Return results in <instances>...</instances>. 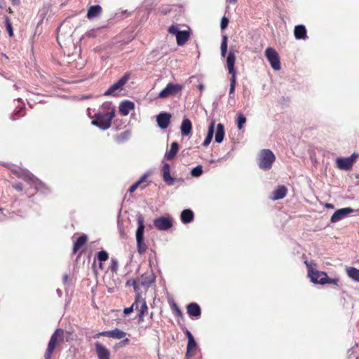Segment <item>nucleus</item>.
I'll return each mask as SVG.
<instances>
[{
	"label": "nucleus",
	"instance_id": "nucleus-1",
	"mask_svg": "<svg viewBox=\"0 0 359 359\" xmlns=\"http://www.w3.org/2000/svg\"><path fill=\"white\" fill-rule=\"evenodd\" d=\"M115 116V109L109 102H104L99 111L92 117V124L104 130L111 127V121Z\"/></svg>",
	"mask_w": 359,
	"mask_h": 359
},
{
	"label": "nucleus",
	"instance_id": "nucleus-2",
	"mask_svg": "<svg viewBox=\"0 0 359 359\" xmlns=\"http://www.w3.org/2000/svg\"><path fill=\"white\" fill-rule=\"evenodd\" d=\"M137 220L138 224V227L136 231L137 252L140 255H142L147 249V246L144 241V220L142 215H137Z\"/></svg>",
	"mask_w": 359,
	"mask_h": 359
},
{
	"label": "nucleus",
	"instance_id": "nucleus-3",
	"mask_svg": "<svg viewBox=\"0 0 359 359\" xmlns=\"http://www.w3.org/2000/svg\"><path fill=\"white\" fill-rule=\"evenodd\" d=\"M275 161L276 156L270 149H264L260 151L258 164L261 169L264 170L271 169Z\"/></svg>",
	"mask_w": 359,
	"mask_h": 359
},
{
	"label": "nucleus",
	"instance_id": "nucleus-4",
	"mask_svg": "<svg viewBox=\"0 0 359 359\" xmlns=\"http://www.w3.org/2000/svg\"><path fill=\"white\" fill-rule=\"evenodd\" d=\"M64 331L62 329H57L52 334L48 344L47 349L44 354L46 359H50L56 345L58 342L63 341Z\"/></svg>",
	"mask_w": 359,
	"mask_h": 359
},
{
	"label": "nucleus",
	"instance_id": "nucleus-5",
	"mask_svg": "<svg viewBox=\"0 0 359 359\" xmlns=\"http://www.w3.org/2000/svg\"><path fill=\"white\" fill-rule=\"evenodd\" d=\"M133 306H136V310L139 311L138 321H144V317L148 313V306L145 299L142 297L140 292L136 293Z\"/></svg>",
	"mask_w": 359,
	"mask_h": 359
},
{
	"label": "nucleus",
	"instance_id": "nucleus-6",
	"mask_svg": "<svg viewBox=\"0 0 359 359\" xmlns=\"http://www.w3.org/2000/svg\"><path fill=\"white\" fill-rule=\"evenodd\" d=\"M183 89V86L179 83H169L164 89L158 95V97L165 99L170 96H175Z\"/></svg>",
	"mask_w": 359,
	"mask_h": 359
},
{
	"label": "nucleus",
	"instance_id": "nucleus-7",
	"mask_svg": "<svg viewBox=\"0 0 359 359\" xmlns=\"http://www.w3.org/2000/svg\"><path fill=\"white\" fill-rule=\"evenodd\" d=\"M155 280V276L154 274L151 273H144L142 274L140 278L137 280H133V285L134 287V290L137 292H139L138 290L140 286H143L145 287H149L152 283Z\"/></svg>",
	"mask_w": 359,
	"mask_h": 359
},
{
	"label": "nucleus",
	"instance_id": "nucleus-8",
	"mask_svg": "<svg viewBox=\"0 0 359 359\" xmlns=\"http://www.w3.org/2000/svg\"><path fill=\"white\" fill-rule=\"evenodd\" d=\"M130 79V74L128 73L125 74L118 81L111 85L109 88L105 91L104 95H116L117 91H121L123 89V86L128 82Z\"/></svg>",
	"mask_w": 359,
	"mask_h": 359
},
{
	"label": "nucleus",
	"instance_id": "nucleus-9",
	"mask_svg": "<svg viewBox=\"0 0 359 359\" xmlns=\"http://www.w3.org/2000/svg\"><path fill=\"white\" fill-rule=\"evenodd\" d=\"M265 55L274 70L280 69V58L275 49L271 47L267 48L265 50Z\"/></svg>",
	"mask_w": 359,
	"mask_h": 359
},
{
	"label": "nucleus",
	"instance_id": "nucleus-10",
	"mask_svg": "<svg viewBox=\"0 0 359 359\" xmlns=\"http://www.w3.org/2000/svg\"><path fill=\"white\" fill-rule=\"evenodd\" d=\"M309 277L311 282L316 284L325 285L327 273L324 271H320L313 269H309L308 271Z\"/></svg>",
	"mask_w": 359,
	"mask_h": 359
},
{
	"label": "nucleus",
	"instance_id": "nucleus-11",
	"mask_svg": "<svg viewBox=\"0 0 359 359\" xmlns=\"http://www.w3.org/2000/svg\"><path fill=\"white\" fill-rule=\"evenodd\" d=\"M154 226L160 231H166L172 226V219L170 217H160L154 220Z\"/></svg>",
	"mask_w": 359,
	"mask_h": 359
},
{
	"label": "nucleus",
	"instance_id": "nucleus-12",
	"mask_svg": "<svg viewBox=\"0 0 359 359\" xmlns=\"http://www.w3.org/2000/svg\"><path fill=\"white\" fill-rule=\"evenodd\" d=\"M163 180L168 186H172L176 181H182V179H177L170 176V167L167 163L162 167Z\"/></svg>",
	"mask_w": 359,
	"mask_h": 359
},
{
	"label": "nucleus",
	"instance_id": "nucleus-13",
	"mask_svg": "<svg viewBox=\"0 0 359 359\" xmlns=\"http://www.w3.org/2000/svg\"><path fill=\"white\" fill-rule=\"evenodd\" d=\"M353 212V210L351 208H345L339 209L337 211L334 212V213L332 215L330 221L331 222H337L342 219H344L345 217L347 216L348 214L351 213Z\"/></svg>",
	"mask_w": 359,
	"mask_h": 359
},
{
	"label": "nucleus",
	"instance_id": "nucleus-14",
	"mask_svg": "<svg viewBox=\"0 0 359 359\" xmlns=\"http://www.w3.org/2000/svg\"><path fill=\"white\" fill-rule=\"evenodd\" d=\"M170 114L167 112L160 113L156 117L158 126L162 129L167 128L170 123Z\"/></svg>",
	"mask_w": 359,
	"mask_h": 359
},
{
	"label": "nucleus",
	"instance_id": "nucleus-15",
	"mask_svg": "<svg viewBox=\"0 0 359 359\" xmlns=\"http://www.w3.org/2000/svg\"><path fill=\"white\" fill-rule=\"evenodd\" d=\"M188 315L191 318H199L201 316V309L200 306L194 302L190 303L187 306Z\"/></svg>",
	"mask_w": 359,
	"mask_h": 359
},
{
	"label": "nucleus",
	"instance_id": "nucleus-16",
	"mask_svg": "<svg viewBox=\"0 0 359 359\" xmlns=\"http://www.w3.org/2000/svg\"><path fill=\"white\" fill-rule=\"evenodd\" d=\"M95 346L99 359H109V351L104 345L97 341L95 343Z\"/></svg>",
	"mask_w": 359,
	"mask_h": 359
},
{
	"label": "nucleus",
	"instance_id": "nucleus-17",
	"mask_svg": "<svg viewBox=\"0 0 359 359\" xmlns=\"http://www.w3.org/2000/svg\"><path fill=\"white\" fill-rule=\"evenodd\" d=\"M98 335L105 336L114 339H122L126 337V332L116 328L110 331H104L98 334Z\"/></svg>",
	"mask_w": 359,
	"mask_h": 359
},
{
	"label": "nucleus",
	"instance_id": "nucleus-18",
	"mask_svg": "<svg viewBox=\"0 0 359 359\" xmlns=\"http://www.w3.org/2000/svg\"><path fill=\"white\" fill-rule=\"evenodd\" d=\"M13 173L19 178H21L27 182H33L34 176L27 170L19 168V170H15L13 171Z\"/></svg>",
	"mask_w": 359,
	"mask_h": 359
},
{
	"label": "nucleus",
	"instance_id": "nucleus-19",
	"mask_svg": "<svg viewBox=\"0 0 359 359\" xmlns=\"http://www.w3.org/2000/svg\"><path fill=\"white\" fill-rule=\"evenodd\" d=\"M88 236L83 233L74 242L72 249L73 254H76L82 247H83L88 242Z\"/></svg>",
	"mask_w": 359,
	"mask_h": 359
},
{
	"label": "nucleus",
	"instance_id": "nucleus-20",
	"mask_svg": "<svg viewBox=\"0 0 359 359\" xmlns=\"http://www.w3.org/2000/svg\"><path fill=\"white\" fill-rule=\"evenodd\" d=\"M236 61V56L234 53L230 50V52L228 54L227 59H226V65H227V69L229 71V73L233 76L236 75V72L234 68Z\"/></svg>",
	"mask_w": 359,
	"mask_h": 359
},
{
	"label": "nucleus",
	"instance_id": "nucleus-21",
	"mask_svg": "<svg viewBox=\"0 0 359 359\" xmlns=\"http://www.w3.org/2000/svg\"><path fill=\"white\" fill-rule=\"evenodd\" d=\"M135 108V104L128 100L122 102L119 106V111L123 116H127Z\"/></svg>",
	"mask_w": 359,
	"mask_h": 359
},
{
	"label": "nucleus",
	"instance_id": "nucleus-22",
	"mask_svg": "<svg viewBox=\"0 0 359 359\" xmlns=\"http://www.w3.org/2000/svg\"><path fill=\"white\" fill-rule=\"evenodd\" d=\"M294 35L296 39H306L308 36L305 26L303 25L295 26L294 29Z\"/></svg>",
	"mask_w": 359,
	"mask_h": 359
},
{
	"label": "nucleus",
	"instance_id": "nucleus-23",
	"mask_svg": "<svg viewBox=\"0 0 359 359\" xmlns=\"http://www.w3.org/2000/svg\"><path fill=\"white\" fill-rule=\"evenodd\" d=\"M337 165L339 169L348 170L353 166V160L348 158H338Z\"/></svg>",
	"mask_w": 359,
	"mask_h": 359
},
{
	"label": "nucleus",
	"instance_id": "nucleus-24",
	"mask_svg": "<svg viewBox=\"0 0 359 359\" xmlns=\"http://www.w3.org/2000/svg\"><path fill=\"white\" fill-rule=\"evenodd\" d=\"M192 123L188 118H184L181 124V133L183 136H189L191 133Z\"/></svg>",
	"mask_w": 359,
	"mask_h": 359
},
{
	"label": "nucleus",
	"instance_id": "nucleus-25",
	"mask_svg": "<svg viewBox=\"0 0 359 359\" xmlns=\"http://www.w3.org/2000/svg\"><path fill=\"white\" fill-rule=\"evenodd\" d=\"M190 33L189 31H180L176 35V41L178 46H183L189 40Z\"/></svg>",
	"mask_w": 359,
	"mask_h": 359
},
{
	"label": "nucleus",
	"instance_id": "nucleus-26",
	"mask_svg": "<svg viewBox=\"0 0 359 359\" xmlns=\"http://www.w3.org/2000/svg\"><path fill=\"white\" fill-rule=\"evenodd\" d=\"M178 150H179L178 143L176 142H172L169 151H168L165 154V158L169 161L172 160L175 158V156H176Z\"/></svg>",
	"mask_w": 359,
	"mask_h": 359
},
{
	"label": "nucleus",
	"instance_id": "nucleus-27",
	"mask_svg": "<svg viewBox=\"0 0 359 359\" xmlns=\"http://www.w3.org/2000/svg\"><path fill=\"white\" fill-rule=\"evenodd\" d=\"M197 345L196 342L194 340V338H190L189 341H188L186 358H189L196 353Z\"/></svg>",
	"mask_w": 359,
	"mask_h": 359
},
{
	"label": "nucleus",
	"instance_id": "nucleus-28",
	"mask_svg": "<svg viewBox=\"0 0 359 359\" xmlns=\"http://www.w3.org/2000/svg\"><path fill=\"white\" fill-rule=\"evenodd\" d=\"M194 216L192 210L190 209H186L181 212L180 219L184 224H187L194 220Z\"/></svg>",
	"mask_w": 359,
	"mask_h": 359
},
{
	"label": "nucleus",
	"instance_id": "nucleus-29",
	"mask_svg": "<svg viewBox=\"0 0 359 359\" xmlns=\"http://www.w3.org/2000/svg\"><path fill=\"white\" fill-rule=\"evenodd\" d=\"M102 12V8L99 5L91 6L87 13V18L88 19H92L95 17H97Z\"/></svg>",
	"mask_w": 359,
	"mask_h": 359
},
{
	"label": "nucleus",
	"instance_id": "nucleus-30",
	"mask_svg": "<svg viewBox=\"0 0 359 359\" xmlns=\"http://www.w3.org/2000/svg\"><path fill=\"white\" fill-rule=\"evenodd\" d=\"M287 189L285 186H279L273 191V200H278L283 198L287 194Z\"/></svg>",
	"mask_w": 359,
	"mask_h": 359
},
{
	"label": "nucleus",
	"instance_id": "nucleus-31",
	"mask_svg": "<svg viewBox=\"0 0 359 359\" xmlns=\"http://www.w3.org/2000/svg\"><path fill=\"white\" fill-rule=\"evenodd\" d=\"M224 137V127L222 123H218L217 126V130L215 133V142L221 143L223 141Z\"/></svg>",
	"mask_w": 359,
	"mask_h": 359
},
{
	"label": "nucleus",
	"instance_id": "nucleus-32",
	"mask_svg": "<svg viewBox=\"0 0 359 359\" xmlns=\"http://www.w3.org/2000/svg\"><path fill=\"white\" fill-rule=\"evenodd\" d=\"M215 130V122L212 121L209 126L207 136L203 143V145L207 147L211 142Z\"/></svg>",
	"mask_w": 359,
	"mask_h": 359
},
{
	"label": "nucleus",
	"instance_id": "nucleus-33",
	"mask_svg": "<svg viewBox=\"0 0 359 359\" xmlns=\"http://www.w3.org/2000/svg\"><path fill=\"white\" fill-rule=\"evenodd\" d=\"M347 275L349 278L359 283V269L354 267H346Z\"/></svg>",
	"mask_w": 359,
	"mask_h": 359
},
{
	"label": "nucleus",
	"instance_id": "nucleus-34",
	"mask_svg": "<svg viewBox=\"0 0 359 359\" xmlns=\"http://www.w3.org/2000/svg\"><path fill=\"white\" fill-rule=\"evenodd\" d=\"M147 178V175H144L141 178L137 181L135 183H134L128 189V191L130 193L134 192L138 187H140L141 189H144L147 185L141 186L142 183L145 182V180Z\"/></svg>",
	"mask_w": 359,
	"mask_h": 359
},
{
	"label": "nucleus",
	"instance_id": "nucleus-35",
	"mask_svg": "<svg viewBox=\"0 0 359 359\" xmlns=\"http://www.w3.org/2000/svg\"><path fill=\"white\" fill-rule=\"evenodd\" d=\"M227 42L228 37L226 35L222 36V41L221 43V55L224 57L227 52Z\"/></svg>",
	"mask_w": 359,
	"mask_h": 359
},
{
	"label": "nucleus",
	"instance_id": "nucleus-36",
	"mask_svg": "<svg viewBox=\"0 0 359 359\" xmlns=\"http://www.w3.org/2000/svg\"><path fill=\"white\" fill-rule=\"evenodd\" d=\"M236 121L238 128L241 130L243 128V125L246 122V118L243 114L239 113L237 114Z\"/></svg>",
	"mask_w": 359,
	"mask_h": 359
},
{
	"label": "nucleus",
	"instance_id": "nucleus-37",
	"mask_svg": "<svg viewBox=\"0 0 359 359\" xmlns=\"http://www.w3.org/2000/svg\"><path fill=\"white\" fill-rule=\"evenodd\" d=\"M236 86V75H233L230 78L229 94H234Z\"/></svg>",
	"mask_w": 359,
	"mask_h": 359
},
{
	"label": "nucleus",
	"instance_id": "nucleus-38",
	"mask_svg": "<svg viewBox=\"0 0 359 359\" xmlns=\"http://www.w3.org/2000/svg\"><path fill=\"white\" fill-rule=\"evenodd\" d=\"M97 257L100 262H105L109 259V254L106 251L102 250L97 252Z\"/></svg>",
	"mask_w": 359,
	"mask_h": 359
},
{
	"label": "nucleus",
	"instance_id": "nucleus-39",
	"mask_svg": "<svg viewBox=\"0 0 359 359\" xmlns=\"http://www.w3.org/2000/svg\"><path fill=\"white\" fill-rule=\"evenodd\" d=\"M5 23H6V29L8 32L9 36H13V27H12L11 20L8 16H6L5 18Z\"/></svg>",
	"mask_w": 359,
	"mask_h": 359
},
{
	"label": "nucleus",
	"instance_id": "nucleus-40",
	"mask_svg": "<svg viewBox=\"0 0 359 359\" xmlns=\"http://www.w3.org/2000/svg\"><path fill=\"white\" fill-rule=\"evenodd\" d=\"M192 176L194 177H199L203 173V168L201 165H198L192 169L191 172Z\"/></svg>",
	"mask_w": 359,
	"mask_h": 359
},
{
	"label": "nucleus",
	"instance_id": "nucleus-41",
	"mask_svg": "<svg viewBox=\"0 0 359 359\" xmlns=\"http://www.w3.org/2000/svg\"><path fill=\"white\" fill-rule=\"evenodd\" d=\"M118 263L116 258H111V264L109 266V269L113 273H116L118 270Z\"/></svg>",
	"mask_w": 359,
	"mask_h": 359
},
{
	"label": "nucleus",
	"instance_id": "nucleus-42",
	"mask_svg": "<svg viewBox=\"0 0 359 359\" xmlns=\"http://www.w3.org/2000/svg\"><path fill=\"white\" fill-rule=\"evenodd\" d=\"M25 115V109H20L12 115V119L13 121L17 120L18 118Z\"/></svg>",
	"mask_w": 359,
	"mask_h": 359
},
{
	"label": "nucleus",
	"instance_id": "nucleus-43",
	"mask_svg": "<svg viewBox=\"0 0 359 359\" xmlns=\"http://www.w3.org/2000/svg\"><path fill=\"white\" fill-rule=\"evenodd\" d=\"M168 32H169L170 34L176 36L177 34V33L180 32V31L179 30V27H178L177 25H172L168 28Z\"/></svg>",
	"mask_w": 359,
	"mask_h": 359
},
{
	"label": "nucleus",
	"instance_id": "nucleus-44",
	"mask_svg": "<svg viewBox=\"0 0 359 359\" xmlns=\"http://www.w3.org/2000/svg\"><path fill=\"white\" fill-rule=\"evenodd\" d=\"M325 284L326 283H330V284H334L335 285H339V279L338 278H330L327 276V274L326 275V280H325Z\"/></svg>",
	"mask_w": 359,
	"mask_h": 359
},
{
	"label": "nucleus",
	"instance_id": "nucleus-45",
	"mask_svg": "<svg viewBox=\"0 0 359 359\" xmlns=\"http://www.w3.org/2000/svg\"><path fill=\"white\" fill-rule=\"evenodd\" d=\"M229 20L228 18L224 16L222 18V20H221V24H220V27L221 29L223 30V29H225L228 25H229Z\"/></svg>",
	"mask_w": 359,
	"mask_h": 359
},
{
	"label": "nucleus",
	"instance_id": "nucleus-46",
	"mask_svg": "<svg viewBox=\"0 0 359 359\" xmlns=\"http://www.w3.org/2000/svg\"><path fill=\"white\" fill-rule=\"evenodd\" d=\"M172 308H173V310H174L175 314L177 316H180V317L182 316V312L181 311L180 308L175 304H173Z\"/></svg>",
	"mask_w": 359,
	"mask_h": 359
},
{
	"label": "nucleus",
	"instance_id": "nucleus-47",
	"mask_svg": "<svg viewBox=\"0 0 359 359\" xmlns=\"http://www.w3.org/2000/svg\"><path fill=\"white\" fill-rule=\"evenodd\" d=\"M134 310V306H133V304L131 305V306L128 307V308H126L124 309L123 310V313L125 315H129L130 313H131Z\"/></svg>",
	"mask_w": 359,
	"mask_h": 359
},
{
	"label": "nucleus",
	"instance_id": "nucleus-48",
	"mask_svg": "<svg viewBox=\"0 0 359 359\" xmlns=\"http://www.w3.org/2000/svg\"><path fill=\"white\" fill-rule=\"evenodd\" d=\"M13 189L18 191H22L23 189L22 184L21 183H15L13 184Z\"/></svg>",
	"mask_w": 359,
	"mask_h": 359
},
{
	"label": "nucleus",
	"instance_id": "nucleus-49",
	"mask_svg": "<svg viewBox=\"0 0 359 359\" xmlns=\"http://www.w3.org/2000/svg\"><path fill=\"white\" fill-rule=\"evenodd\" d=\"M158 11L163 15H166L168 13H170L171 9L170 8L167 7V8H161L158 9Z\"/></svg>",
	"mask_w": 359,
	"mask_h": 359
},
{
	"label": "nucleus",
	"instance_id": "nucleus-50",
	"mask_svg": "<svg viewBox=\"0 0 359 359\" xmlns=\"http://www.w3.org/2000/svg\"><path fill=\"white\" fill-rule=\"evenodd\" d=\"M357 157H358L357 154H353L351 156H349L348 158V159H352L353 160V163Z\"/></svg>",
	"mask_w": 359,
	"mask_h": 359
},
{
	"label": "nucleus",
	"instance_id": "nucleus-51",
	"mask_svg": "<svg viewBox=\"0 0 359 359\" xmlns=\"http://www.w3.org/2000/svg\"><path fill=\"white\" fill-rule=\"evenodd\" d=\"M186 334L188 337V341H189L190 338H194L193 335L191 334V333L189 331L187 330L186 332Z\"/></svg>",
	"mask_w": 359,
	"mask_h": 359
},
{
	"label": "nucleus",
	"instance_id": "nucleus-52",
	"mask_svg": "<svg viewBox=\"0 0 359 359\" xmlns=\"http://www.w3.org/2000/svg\"><path fill=\"white\" fill-rule=\"evenodd\" d=\"M129 341H130L129 339L126 338V339H124L121 341V344H122L123 345H126V344H128V343H129Z\"/></svg>",
	"mask_w": 359,
	"mask_h": 359
},
{
	"label": "nucleus",
	"instance_id": "nucleus-53",
	"mask_svg": "<svg viewBox=\"0 0 359 359\" xmlns=\"http://www.w3.org/2000/svg\"><path fill=\"white\" fill-rule=\"evenodd\" d=\"M198 88L199 89V90H200L201 92H202V91L203 90V89H204V86H203V84H199V85L198 86Z\"/></svg>",
	"mask_w": 359,
	"mask_h": 359
},
{
	"label": "nucleus",
	"instance_id": "nucleus-54",
	"mask_svg": "<svg viewBox=\"0 0 359 359\" xmlns=\"http://www.w3.org/2000/svg\"><path fill=\"white\" fill-rule=\"evenodd\" d=\"M12 3L14 5H18L20 4V0H12Z\"/></svg>",
	"mask_w": 359,
	"mask_h": 359
},
{
	"label": "nucleus",
	"instance_id": "nucleus-55",
	"mask_svg": "<svg viewBox=\"0 0 359 359\" xmlns=\"http://www.w3.org/2000/svg\"><path fill=\"white\" fill-rule=\"evenodd\" d=\"M230 4H235L237 2V0H228Z\"/></svg>",
	"mask_w": 359,
	"mask_h": 359
},
{
	"label": "nucleus",
	"instance_id": "nucleus-56",
	"mask_svg": "<svg viewBox=\"0 0 359 359\" xmlns=\"http://www.w3.org/2000/svg\"><path fill=\"white\" fill-rule=\"evenodd\" d=\"M128 134H129V133H128V132H124V133L122 134V135H124V136H126H126H128Z\"/></svg>",
	"mask_w": 359,
	"mask_h": 359
},
{
	"label": "nucleus",
	"instance_id": "nucleus-57",
	"mask_svg": "<svg viewBox=\"0 0 359 359\" xmlns=\"http://www.w3.org/2000/svg\"><path fill=\"white\" fill-rule=\"evenodd\" d=\"M229 98L233 99L234 98V94H229Z\"/></svg>",
	"mask_w": 359,
	"mask_h": 359
},
{
	"label": "nucleus",
	"instance_id": "nucleus-58",
	"mask_svg": "<svg viewBox=\"0 0 359 359\" xmlns=\"http://www.w3.org/2000/svg\"><path fill=\"white\" fill-rule=\"evenodd\" d=\"M99 266H100V268L101 269H103V264H102V262H100V263Z\"/></svg>",
	"mask_w": 359,
	"mask_h": 359
},
{
	"label": "nucleus",
	"instance_id": "nucleus-59",
	"mask_svg": "<svg viewBox=\"0 0 359 359\" xmlns=\"http://www.w3.org/2000/svg\"><path fill=\"white\" fill-rule=\"evenodd\" d=\"M13 87L15 88V90L18 89V86L16 85H14Z\"/></svg>",
	"mask_w": 359,
	"mask_h": 359
},
{
	"label": "nucleus",
	"instance_id": "nucleus-60",
	"mask_svg": "<svg viewBox=\"0 0 359 359\" xmlns=\"http://www.w3.org/2000/svg\"><path fill=\"white\" fill-rule=\"evenodd\" d=\"M327 206H329V208H331V205L330 204H327Z\"/></svg>",
	"mask_w": 359,
	"mask_h": 359
},
{
	"label": "nucleus",
	"instance_id": "nucleus-61",
	"mask_svg": "<svg viewBox=\"0 0 359 359\" xmlns=\"http://www.w3.org/2000/svg\"><path fill=\"white\" fill-rule=\"evenodd\" d=\"M327 206H329V208H331V205L330 204H327Z\"/></svg>",
	"mask_w": 359,
	"mask_h": 359
},
{
	"label": "nucleus",
	"instance_id": "nucleus-62",
	"mask_svg": "<svg viewBox=\"0 0 359 359\" xmlns=\"http://www.w3.org/2000/svg\"><path fill=\"white\" fill-rule=\"evenodd\" d=\"M3 209L0 208V212H2Z\"/></svg>",
	"mask_w": 359,
	"mask_h": 359
},
{
	"label": "nucleus",
	"instance_id": "nucleus-63",
	"mask_svg": "<svg viewBox=\"0 0 359 359\" xmlns=\"http://www.w3.org/2000/svg\"><path fill=\"white\" fill-rule=\"evenodd\" d=\"M355 359H359V356L356 357V358H355Z\"/></svg>",
	"mask_w": 359,
	"mask_h": 359
}]
</instances>
